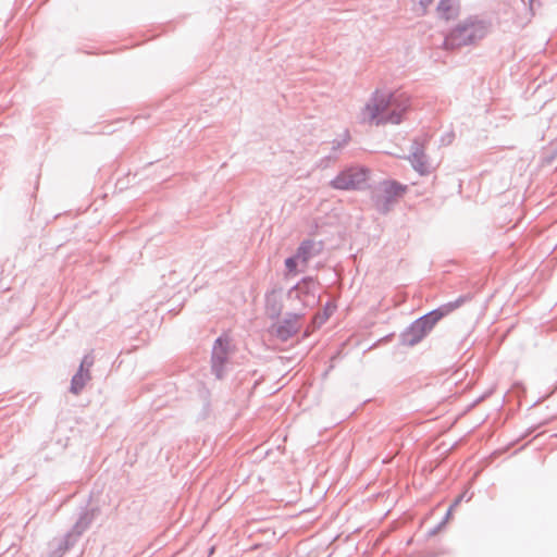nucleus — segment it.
<instances>
[{
  "label": "nucleus",
  "mask_w": 557,
  "mask_h": 557,
  "mask_svg": "<svg viewBox=\"0 0 557 557\" xmlns=\"http://www.w3.org/2000/svg\"><path fill=\"white\" fill-rule=\"evenodd\" d=\"M434 0H412L414 5H419V10L424 13L425 9L433 2Z\"/></svg>",
  "instance_id": "nucleus-11"
},
{
  "label": "nucleus",
  "mask_w": 557,
  "mask_h": 557,
  "mask_svg": "<svg viewBox=\"0 0 557 557\" xmlns=\"http://www.w3.org/2000/svg\"><path fill=\"white\" fill-rule=\"evenodd\" d=\"M483 27L480 23H465L459 25L451 34L454 40L458 44H468L482 35Z\"/></svg>",
  "instance_id": "nucleus-5"
},
{
  "label": "nucleus",
  "mask_w": 557,
  "mask_h": 557,
  "mask_svg": "<svg viewBox=\"0 0 557 557\" xmlns=\"http://www.w3.org/2000/svg\"><path fill=\"white\" fill-rule=\"evenodd\" d=\"M368 180V171L361 168H354L343 171L332 182L331 185L336 189H356L360 188Z\"/></svg>",
  "instance_id": "nucleus-2"
},
{
  "label": "nucleus",
  "mask_w": 557,
  "mask_h": 557,
  "mask_svg": "<svg viewBox=\"0 0 557 557\" xmlns=\"http://www.w3.org/2000/svg\"><path fill=\"white\" fill-rule=\"evenodd\" d=\"M437 12L441 17L445 20H450L456 16L458 12V2L457 0H441Z\"/></svg>",
  "instance_id": "nucleus-6"
},
{
  "label": "nucleus",
  "mask_w": 557,
  "mask_h": 557,
  "mask_svg": "<svg viewBox=\"0 0 557 557\" xmlns=\"http://www.w3.org/2000/svg\"><path fill=\"white\" fill-rule=\"evenodd\" d=\"M404 190H405V188L395 182L387 184V191L393 193L396 196L401 195L404 193Z\"/></svg>",
  "instance_id": "nucleus-9"
},
{
  "label": "nucleus",
  "mask_w": 557,
  "mask_h": 557,
  "mask_svg": "<svg viewBox=\"0 0 557 557\" xmlns=\"http://www.w3.org/2000/svg\"><path fill=\"white\" fill-rule=\"evenodd\" d=\"M231 350V339L227 336L219 337L212 350V369L218 379L223 375V369L227 361V356Z\"/></svg>",
  "instance_id": "nucleus-3"
},
{
  "label": "nucleus",
  "mask_w": 557,
  "mask_h": 557,
  "mask_svg": "<svg viewBox=\"0 0 557 557\" xmlns=\"http://www.w3.org/2000/svg\"><path fill=\"white\" fill-rule=\"evenodd\" d=\"M311 251V244L304 243L297 250L296 258L300 260L302 263H306Z\"/></svg>",
  "instance_id": "nucleus-8"
},
{
  "label": "nucleus",
  "mask_w": 557,
  "mask_h": 557,
  "mask_svg": "<svg viewBox=\"0 0 557 557\" xmlns=\"http://www.w3.org/2000/svg\"><path fill=\"white\" fill-rule=\"evenodd\" d=\"M83 367L84 363H82L79 371L72 379L71 391L74 394H78L90 379L88 370L84 371Z\"/></svg>",
  "instance_id": "nucleus-7"
},
{
  "label": "nucleus",
  "mask_w": 557,
  "mask_h": 557,
  "mask_svg": "<svg viewBox=\"0 0 557 557\" xmlns=\"http://www.w3.org/2000/svg\"><path fill=\"white\" fill-rule=\"evenodd\" d=\"M442 317V312L433 311L422 317L421 319L417 320L410 329V332L413 334V338L409 341V344L413 345L414 343L420 341L433 329V326Z\"/></svg>",
  "instance_id": "nucleus-4"
},
{
  "label": "nucleus",
  "mask_w": 557,
  "mask_h": 557,
  "mask_svg": "<svg viewBox=\"0 0 557 557\" xmlns=\"http://www.w3.org/2000/svg\"><path fill=\"white\" fill-rule=\"evenodd\" d=\"M411 107L404 91L376 94L363 109L362 119L369 124H399Z\"/></svg>",
  "instance_id": "nucleus-1"
},
{
  "label": "nucleus",
  "mask_w": 557,
  "mask_h": 557,
  "mask_svg": "<svg viewBox=\"0 0 557 557\" xmlns=\"http://www.w3.org/2000/svg\"><path fill=\"white\" fill-rule=\"evenodd\" d=\"M297 262H298V258H296V256L293 258L286 259L285 265L289 273H292V274L296 273Z\"/></svg>",
  "instance_id": "nucleus-10"
}]
</instances>
